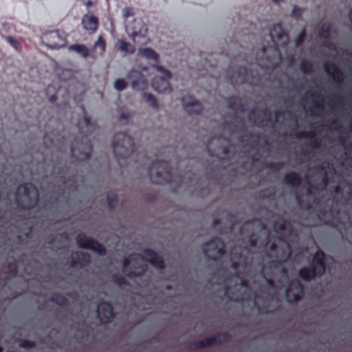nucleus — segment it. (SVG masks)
Returning <instances> with one entry per match:
<instances>
[{
  "label": "nucleus",
  "mask_w": 352,
  "mask_h": 352,
  "mask_svg": "<svg viewBox=\"0 0 352 352\" xmlns=\"http://www.w3.org/2000/svg\"><path fill=\"white\" fill-rule=\"evenodd\" d=\"M83 111L82 120H79L77 124L79 133L81 135L80 139L76 138L71 143V155L78 161H84L90 158L93 150L92 144L89 136L94 125L91 118L87 115L83 106L81 107Z\"/></svg>",
  "instance_id": "obj_1"
},
{
  "label": "nucleus",
  "mask_w": 352,
  "mask_h": 352,
  "mask_svg": "<svg viewBox=\"0 0 352 352\" xmlns=\"http://www.w3.org/2000/svg\"><path fill=\"white\" fill-rule=\"evenodd\" d=\"M143 253L146 256L140 254H131L128 257H125L122 261L123 272L129 278H133L143 275L146 268L142 265L134 263L133 270H128L131 261H135L138 259L146 261L155 268L164 270L165 268V262L162 256L151 249H144Z\"/></svg>",
  "instance_id": "obj_2"
},
{
  "label": "nucleus",
  "mask_w": 352,
  "mask_h": 352,
  "mask_svg": "<svg viewBox=\"0 0 352 352\" xmlns=\"http://www.w3.org/2000/svg\"><path fill=\"white\" fill-rule=\"evenodd\" d=\"M325 262V253L322 250H318L313 256L311 265L302 267L298 270V277L305 282H310L316 278H320L326 272Z\"/></svg>",
  "instance_id": "obj_3"
},
{
  "label": "nucleus",
  "mask_w": 352,
  "mask_h": 352,
  "mask_svg": "<svg viewBox=\"0 0 352 352\" xmlns=\"http://www.w3.org/2000/svg\"><path fill=\"white\" fill-rule=\"evenodd\" d=\"M112 148L118 161L127 160L135 151L134 140L126 133L118 132L113 135Z\"/></svg>",
  "instance_id": "obj_4"
},
{
  "label": "nucleus",
  "mask_w": 352,
  "mask_h": 352,
  "mask_svg": "<svg viewBox=\"0 0 352 352\" xmlns=\"http://www.w3.org/2000/svg\"><path fill=\"white\" fill-rule=\"evenodd\" d=\"M18 206L23 210L33 209L38 201V190L32 183L20 184L15 192Z\"/></svg>",
  "instance_id": "obj_5"
},
{
  "label": "nucleus",
  "mask_w": 352,
  "mask_h": 352,
  "mask_svg": "<svg viewBox=\"0 0 352 352\" xmlns=\"http://www.w3.org/2000/svg\"><path fill=\"white\" fill-rule=\"evenodd\" d=\"M148 175L153 184L164 185L173 182L172 168L167 161H153L148 168Z\"/></svg>",
  "instance_id": "obj_6"
},
{
  "label": "nucleus",
  "mask_w": 352,
  "mask_h": 352,
  "mask_svg": "<svg viewBox=\"0 0 352 352\" xmlns=\"http://www.w3.org/2000/svg\"><path fill=\"white\" fill-rule=\"evenodd\" d=\"M250 250L248 248H233L231 250L230 254L231 267L237 271L234 275L235 277L240 278V270L246 271L250 267Z\"/></svg>",
  "instance_id": "obj_7"
},
{
  "label": "nucleus",
  "mask_w": 352,
  "mask_h": 352,
  "mask_svg": "<svg viewBox=\"0 0 352 352\" xmlns=\"http://www.w3.org/2000/svg\"><path fill=\"white\" fill-rule=\"evenodd\" d=\"M127 32L135 44L144 45L148 43V28L142 19H135L127 27Z\"/></svg>",
  "instance_id": "obj_8"
},
{
  "label": "nucleus",
  "mask_w": 352,
  "mask_h": 352,
  "mask_svg": "<svg viewBox=\"0 0 352 352\" xmlns=\"http://www.w3.org/2000/svg\"><path fill=\"white\" fill-rule=\"evenodd\" d=\"M260 53L261 56L257 55L256 62L258 65L266 69H274L280 61V52L276 47H263Z\"/></svg>",
  "instance_id": "obj_9"
},
{
  "label": "nucleus",
  "mask_w": 352,
  "mask_h": 352,
  "mask_svg": "<svg viewBox=\"0 0 352 352\" xmlns=\"http://www.w3.org/2000/svg\"><path fill=\"white\" fill-rule=\"evenodd\" d=\"M205 256L210 260L218 261L226 253V244L219 237H213L202 245Z\"/></svg>",
  "instance_id": "obj_10"
},
{
  "label": "nucleus",
  "mask_w": 352,
  "mask_h": 352,
  "mask_svg": "<svg viewBox=\"0 0 352 352\" xmlns=\"http://www.w3.org/2000/svg\"><path fill=\"white\" fill-rule=\"evenodd\" d=\"M76 241L80 248L91 250L100 256L107 254V249L102 244L84 233L78 234L76 237Z\"/></svg>",
  "instance_id": "obj_11"
},
{
  "label": "nucleus",
  "mask_w": 352,
  "mask_h": 352,
  "mask_svg": "<svg viewBox=\"0 0 352 352\" xmlns=\"http://www.w3.org/2000/svg\"><path fill=\"white\" fill-rule=\"evenodd\" d=\"M230 335L226 332L217 333L214 336H210L203 340L193 343V346L195 349H202L206 347L227 343L230 342Z\"/></svg>",
  "instance_id": "obj_12"
},
{
  "label": "nucleus",
  "mask_w": 352,
  "mask_h": 352,
  "mask_svg": "<svg viewBox=\"0 0 352 352\" xmlns=\"http://www.w3.org/2000/svg\"><path fill=\"white\" fill-rule=\"evenodd\" d=\"M41 43L48 48L59 49L66 45V39L59 30H53L42 35Z\"/></svg>",
  "instance_id": "obj_13"
},
{
  "label": "nucleus",
  "mask_w": 352,
  "mask_h": 352,
  "mask_svg": "<svg viewBox=\"0 0 352 352\" xmlns=\"http://www.w3.org/2000/svg\"><path fill=\"white\" fill-rule=\"evenodd\" d=\"M304 286L298 279L292 280L285 289V297L289 303L299 302L304 296Z\"/></svg>",
  "instance_id": "obj_14"
},
{
  "label": "nucleus",
  "mask_w": 352,
  "mask_h": 352,
  "mask_svg": "<svg viewBox=\"0 0 352 352\" xmlns=\"http://www.w3.org/2000/svg\"><path fill=\"white\" fill-rule=\"evenodd\" d=\"M232 74L229 76L230 82L233 85H243L245 83L252 84V76L248 69L243 66H237L235 68L230 67L228 74L230 72Z\"/></svg>",
  "instance_id": "obj_15"
},
{
  "label": "nucleus",
  "mask_w": 352,
  "mask_h": 352,
  "mask_svg": "<svg viewBox=\"0 0 352 352\" xmlns=\"http://www.w3.org/2000/svg\"><path fill=\"white\" fill-rule=\"evenodd\" d=\"M248 119L252 124L258 127H264L272 121V114L267 108L263 109L257 113L255 109L250 111Z\"/></svg>",
  "instance_id": "obj_16"
},
{
  "label": "nucleus",
  "mask_w": 352,
  "mask_h": 352,
  "mask_svg": "<svg viewBox=\"0 0 352 352\" xmlns=\"http://www.w3.org/2000/svg\"><path fill=\"white\" fill-rule=\"evenodd\" d=\"M127 78L131 80V88L135 91H144L148 87L146 78L139 71L131 70L127 74Z\"/></svg>",
  "instance_id": "obj_17"
},
{
  "label": "nucleus",
  "mask_w": 352,
  "mask_h": 352,
  "mask_svg": "<svg viewBox=\"0 0 352 352\" xmlns=\"http://www.w3.org/2000/svg\"><path fill=\"white\" fill-rule=\"evenodd\" d=\"M97 316L102 324H108L112 321L114 318L113 309L109 302L102 301L98 305Z\"/></svg>",
  "instance_id": "obj_18"
},
{
  "label": "nucleus",
  "mask_w": 352,
  "mask_h": 352,
  "mask_svg": "<svg viewBox=\"0 0 352 352\" xmlns=\"http://www.w3.org/2000/svg\"><path fill=\"white\" fill-rule=\"evenodd\" d=\"M181 101L185 111L189 115H199L203 110L201 103L192 96H184L181 98Z\"/></svg>",
  "instance_id": "obj_19"
},
{
  "label": "nucleus",
  "mask_w": 352,
  "mask_h": 352,
  "mask_svg": "<svg viewBox=\"0 0 352 352\" xmlns=\"http://www.w3.org/2000/svg\"><path fill=\"white\" fill-rule=\"evenodd\" d=\"M70 266L72 267H78L83 268L91 263V256L89 254L84 252H76L72 254L70 257Z\"/></svg>",
  "instance_id": "obj_20"
},
{
  "label": "nucleus",
  "mask_w": 352,
  "mask_h": 352,
  "mask_svg": "<svg viewBox=\"0 0 352 352\" xmlns=\"http://www.w3.org/2000/svg\"><path fill=\"white\" fill-rule=\"evenodd\" d=\"M270 36L274 43L286 45L288 41V34L285 32L280 23L274 24L270 30Z\"/></svg>",
  "instance_id": "obj_21"
},
{
  "label": "nucleus",
  "mask_w": 352,
  "mask_h": 352,
  "mask_svg": "<svg viewBox=\"0 0 352 352\" xmlns=\"http://www.w3.org/2000/svg\"><path fill=\"white\" fill-rule=\"evenodd\" d=\"M324 69L327 74L331 76L333 80L338 85L342 84L344 79V75L336 64L330 62H326L324 64Z\"/></svg>",
  "instance_id": "obj_22"
},
{
  "label": "nucleus",
  "mask_w": 352,
  "mask_h": 352,
  "mask_svg": "<svg viewBox=\"0 0 352 352\" xmlns=\"http://www.w3.org/2000/svg\"><path fill=\"white\" fill-rule=\"evenodd\" d=\"M170 79L167 77L155 76L151 82L153 89L159 93L170 92Z\"/></svg>",
  "instance_id": "obj_23"
},
{
  "label": "nucleus",
  "mask_w": 352,
  "mask_h": 352,
  "mask_svg": "<svg viewBox=\"0 0 352 352\" xmlns=\"http://www.w3.org/2000/svg\"><path fill=\"white\" fill-rule=\"evenodd\" d=\"M83 28L89 34H94L98 28L99 20L98 17L91 14H85L82 18Z\"/></svg>",
  "instance_id": "obj_24"
},
{
  "label": "nucleus",
  "mask_w": 352,
  "mask_h": 352,
  "mask_svg": "<svg viewBox=\"0 0 352 352\" xmlns=\"http://www.w3.org/2000/svg\"><path fill=\"white\" fill-rule=\"evenodd\" d=\"M270 250L277 254V257L280 260V263L287 261L291 256L292 250L289 245L286 243L284 248H278L275 243H272L270 246Z\"/></svg>",
  "instance_id": "obj_25"
},
{
  "label": "nucleus",
  "mask_w": 352,
  "mask_h": 352,
  "mask_svg": "<svg viewBox=\"0 0 352 352\" xmlns=\"http://www.w3.org/2000/svg\"><path fill=\"white\" fill-rule=\"evenodd\" d=\"M316 133L314 131H299L295 134L296 138L298 139L302 138H309L311 140L309 146L314 149H317L320 148L321 142L318 139L316 138Z\"/></svg>",
  "instance_id": "obj_26"
},
{
  "label": "nucleus",
  "mask_w": 352,
  "mask_h": 352,
  "mask_svg": "<svg viewBox=\"0 0 352 352\" xmlns=\"http://www.w3.org/2000/svg\"><path fill=\"white\" fill-rule=\"evenodd\" d=\"M310 96L313 98H318L320 100H322V102H317L316 101L314 104L313 108H309L308 111L311 113L313 116L318 115V112H322L324 111V104L323 102V98L322 97L321 94L318 92H311V93H307L305 96ZM303 100L305 99V97L302 98Z\"/></svg>",
  "instance_id": "obj_27"
},
{
  "label": "nucleus",
  "mask_w": 352,
  "mask_h": 352,
  "mask_svg": "<svg viewBox=\"0 0 352 352\" xmlns=\"http://www.w3.org/2000/svg\"><path fill=\"white\" fill-rule=\"evenodd\" d=\"M274 228L276 232L283 234L286 232L287 236H291L294 232L292 223L284 219L276 221L274 223Z\"/></svg>",
  "instance_id": "obj_28"
},
{
  "label": "nucleus",
  "mask_w": 352,
  "mask_h": 352,
  "mask_svg": "<svg viewBox=\"0 0 352 352\" xmlns=\"http://www.w3.org/2000/svg\"><path fill=\"white\" fill-rule=\"evenodd\" d=\"M284 183L289 186L298 187L302 183V179L299 174L292 172L287 173L283 177Z\"/></svg>",
  "instance_id": "obj_29"
},
{
  "label": "nucleus",
  "mask_w": 352,
  "mask_h": 352,
  "mask_svg": "<svg viewBox=\"0 0 352 352\" xmlns=\"http://www.w3.org/2000/svg\"><path fill=\"white\" fill-rule=\"evenodd\" d=\"M107 43L102 35H99L97 41L94 43L92 52L99 56H103L106 51Z\"/></svg>",
  "instance_id": "obj_30"
},
{
  "label": "nucleus",
  "mask_w": 352,
  "mask_h": 352,
  "mask_svg": "<svg viewBox=\"0 0 352 352\" xmlns=\"http://www.w3.org/2000/svg\"><path fill=\"white\" fill-rule=\"evenodd\" d=\"M226 219L228 226L222 227L219 230V233L221 234L231 233L236 223V217L230 212L227 213Z\"/></svg>",
  "instance_id": "obj_31"
},
{
  "label": "nucleus",
  "mask_w": 352,
  "mask_h": 352,
  "mask_svg": "<svg viewBox=\"0 0 352 352\" xmlns=\"http://www.w3.org/2000/svg\"><path fill=\"white\" fill-rule=\"evenodd\" d=\"M69 51L75 52L83 58L89 56V49L83 44H72L68 47Z\"/></svg>",
  "instance_id": "obj_32"
},
{
  "label": "nucleus",
  "mask_w": 352,
  "mask_h": 352,
  "mask_svg": "<svg viewBox=\"0 0 352 352\" xmlns=\"http://www.w3.org/2000/svg\"><path fill=\"white\" fill-rule=\"evenodd\" d=\"M228 107L230 109L243 112L244 111L241 100L236 96H231L226 100Z\"/></svg>",
  "instance_id": "obj_33"
},
{
  "label": "nucleus",
  "mask_w": 352,
  "mask_h": 352,
  "mask_svg": "<svg viewBox=\"0 0 352 352\" xmlns=\"http://www.w3.org/2000/svg\"><path fill=\"white\" fill-rule=\"evenodd\" d=\"M118 48L120 52L130 54H133L135 50V47L133 45L124 40H119L118 41Z\"/></svg>",
  "instance_id": "obj_34"
},
{
  "label": "nucleus",
  "mask_w": 352,
  "mask_h": 352,
  "mask_svg": "<svg viewBox=\"0 0 352 352\" xmlns=\"http://www.w3.org/2000/svg\"><path fill=\"white\" fill-rule=\"evenodd\" d=\"M140 53L147 59L153 60L155 62H158L159 60V55L151 48L141 49L140 50Z\"/></svg>",
  "instance_id": "obj_35"
},
{
  "label": "nucleus",
  "mask_w": 352,
  "mask_h": 352,
  "mask_svg": "<svg viewBox=\"0 0 352 352\" xmlns=\"http://www.w3.org/2000/svg\"><path fill=\"white\" fill-rule=\"evenodd\" d=\"M332 30L331 24L329 23H324L319 30L318 36L320 38L328 40L330 38Z\"/></svg>",
  "instance_id": "obj_36"
},
{
  "label": "nucleus",
  "mask_w": 352,
  "mask_h": 352,
  "mask_svg": "<svg viewBox=\"0 0 352 352\" xmlns=\"http://www.w3.org/2000/svg\"><path fill=\"white\" fill-rule=\"evenodd\" d=\"M50 301L59 306H66L68 304L67 298L60 294H53L50 297Z\"/></svg>",
  "instance_id": "obj_37"
},
{
  "label": "nucleus",
  "mask_w": 352,
  "mask_h": 352,
  "mask_svg": "<svg viewBox=\"0 0 352 352\" xmlns=\"http://www.w3.org/2000/svg\"><path fill=\"white\" fill-rule=\"evenodd\" d=\"M142 98L146 101V102L148 103L149 107L155 109H158L157 101L155 97L152 94L144 92L142 94Z\"/></svg>",
  "instance_id": "obj_38"
},
{
  "label": "nucleus",
  "mask_w": 352,
  "mask_h": 352,
  "mask_svg": "<svg viewBox=\"0 0 352 352\" xmlns=\"http://www.w3.org/2000/svg\"><path fill=\"white\" fill-rule=\"evenodd\" d=\"M107 206L110 209L116 208L118 204V197L114 192H109L107 195Z\"/></svg>",
  "instance_id": "obj_39"
},
{
  "label": "nucleus",
  "mask_w": 352,
  "mask_h": 352,
  "mask_svg": "<svg viewBox=\"0 0 352 352\" xmlns=\"http://www.w3.org/2000/svg\"><path fill=\"white\" fill-rule=\"evenodd\" d=\"M4 38L16 51L21 52L22 50L21 43L16 38L10 36H4Z\"/></svg>",
  "instance_id": "obj_40"
},
{
  "label": "nucleus",
  "mask_w": 352,
  "mask_h": 352,
  "mask_svg": "<svg viewBox=\"0 0 352 352\" xmlns=\"http://www.w3.org/2000/svg\"><path fill=\"white\" fill-rule=\"evenodd\" d=\"M300 70L304 74H311L313 72V65L312 63L306 60H302L300 65Z\"/></svg>",
  "instance_id": "obj_41"
},
{
  "label": "nucleus",
  "mask_w": 352,
  "mask_h": 352,
  "mask_svg": "<svg viewBox=\"0 0 352 352\" xmlns=\"http://www.w3.org/2000/svg\"><path fill=\"white\" fill-rule=\"evenodd\" d=\"M112 280L119 287L129 285V282L125 279V278L117 274L112 276Z\"/></svg>",
  "instance_id": "obj_42"
},
{
  "label": "nucleus",
  "mask_w": 352,
  "mask_h": 352,
  "mask_svg": "<svg viewBox=\"0 0 352 352\" xmlns=\"http://www.w3.org/2000/svg\"><path fill=\"white\" fill-rule=\"evenodd\" d=\"M207 151L210 155L211 156H217L218 154H222L224 155H227L229 153L228 148L226 146H220L218 148V151H217V153L212 152V151L210 149L209 146H207Z\"/></svg>",
  "instance_id": "obj_43"
},
{
  "label": "nucleus",
  "mask_w": 352,
  "mask_h": 352,
  "mask_svg": "<svg viewBox=\"0 0 352 352\" xmlns=\"http://www.w3.org/2000/svg\"><path fill=\"white\" fill-rule=\"evenodd\" d=\"M35 342L31 340H28L26 339H21L19 342V346L21 348L25 349H30L35 347Z\"/></svg>",
  "instance_id": "obj_44"
},
{
  "label": "nucleus",
  "mask_w": 352,
  "mask_h": 352,
  "mask_svg": "<svg viewBox=\"0 0 352 352\" xmlns=\"http://www.w3.org/2000/svg\"><path fill=\"white\" fill-rule=\"evenodd\" d=\"M113 86L117 91H121L126 88L127 83L124 79L118 78L115 80Z\"/></svg>",
  "instance_id": "obj_45"
},
{
  "label": "nucleus",
  "mask_w": 352,
  "mask_h": 352,
  "mask_svg": "<svg viewBox=\"0 0 352 352\" xmlns=\"http://www.w3.org/2000/svg\"><path fill=\"white\" fill-rule=\"evenodd\" d=\"M274 195V191L270 188H265L258 192L259 197L262 199H270Z\"/></svg>",
  "instance_id": "obj_46"
},
{
  "label": "nucleus",
  "mask_w": 352,
  "mask_h": 352,
  "mask_svg": "<svg viewBox=\"0 0 352 352\" xmlns=\"http://www.w3.org/2000/svg\"><path fill=\"white\" fill-rule=\"evenodd\" d=\"M17 265L15 262L8 263L6 266V272L12 276H15L17 274Z\"/></svg>",
  "instance_id": "obj_47"
},
{
  "label": "nucleus",
  "mask_w": 352,
  "mask_h": 352,
  "mask_svg": "<svg viewBox=\"0 0 352 352\" xmlns=\"http://www.w3.org/2000/svg\"><path fill=\"white\" fill-rule=\"evenodd\" d=\"M306 38V31L305 29H303L297 36V37L295 39V45L296 47H298L301 46Z\"/></svg>",
  "instance_id": "obj_48"
},
{
  "label": "nucleus",
  "mask_w": 352,
  "mask_h": 352,
  "mask_svg": "<svg viewBox=\"0 0 352 352\" xmlns=\"http://www.w3.org/2000/svg\"><path fill=\"white\" fill-rule=\"evenodd\" d=\"M153 67L156 69L159 72L164 74L163 77H167L168 78H171L172 75L171 73L163 66L159 65H153Z\"/></svg>",
  "instance_id": "obj_49"
},
{
  "label": "nucleus",
  "mask_w": 352,
  "mask_h": 352,
  "mask_svg": "<svg viewBox=\"0 0 352 352\" xmlns=\"http://www.w3.org/2000/svg\"><path fill=\"white\" fill-rule=\"evenodd\" d=\"M267 166L270 169H271L275 172H278L283 168L284 163H283V162H271V163H269Z\"/></svg>",
  "instance_id": "obj_50"
},
{
  "label": "nucleus",
  "mask_w": 352,
  "mask_h": 352,
  "mask_svg": "<svg viewBox=\"0 0 352 352\" xmlns=\"http://www.w3.org/2000/svg\"><path fill=\"white\" fill-rule=\"evenodd\" d=\"M302 14V10L298 7L297 6H294L291 13L292 17L296 19H299L301 17Z\"/></svg>",
  "instance_id": "obj_51"
},
{
  "label": "nucleus",
  "mask_w": 352,
  "mask_h": 352,
  "mask_svg": "<svg viewBox=\"0 0 352 352\" xmlns=\"http://www.w3.org/2000/svg\"><path fill=\"white\" fill-rule=\"evenodd\" d=\"M248 242L251 247L255 248L257 245V236L255 233L252 232L248 237Z\"/></svg>",
  "instance_id": "obj_52"
},
{
  "label": "nucleus",
  "mask_w": 352,
  "mask_h": 352,
  "mask_svg": "<svg viewBox=\"0 0 352 352\" xmlns=\"http://www.w3.org/2000/svg\"><path fill=\"white\" fill-rule=\"evenodd\" d=\"M122 14L124 18H128L134 15V11L131 8H125L122 11Z\"/></svg>",
  "instance_id": "obj_53"
},
{
  "label": "nucleus",
  "mask_w": 352,
  "mask_h": 352,
  "mask_svg": "<svg viewBox=\"0 0 352 352\" xmlns=\"http://www.w3.org/2000/svg\"><path fill=\"white\" fill-rule=\"evenodd\" d=\"M231 300H234L236 302H240L244 299L242 294H234L232 296L230 297Z\"/></svg>",
  "instance_id": "obj_54"
},
{
  "label": "nucleus",
  "mask_w": 352,
  "mask_h": 352,
  "mask_svg": "<svg viewBox=\"0 0 352 352\" xmlns=\"http://www.w3.org/2000/svg\"><path fill=\"white\" fill-rule=\"evenodd\" d=\"M324 45L331 50H336V45L334 43H331L328 41L324 42Z\"/></svg>",
  "instance_id": "obj_55"
},
{
  "label": "nucleus",
  "mask_w": 352,
  "mask_h": 352,
  "mask_svg": "<svg viewBox=\"0 0 352 352\" xmlns=\"http://www.w3.org/2000/svg\"><path fill=\"white\" fill-rule=\"evenodd\" d=\"M82 1L87 8H90L96 3L97 0H82Z\"/></svg>",
  "instance_id": "obj_56"
},
{
  "label": "nucleus",
  "mask_w": 352,
  "mask_h": 352,
  "mask_svg": "<svg viewBox=\"0 0 352 352\" xmlns=\"http://www.w3.org/2000/svg\"><path fill=\"white\" fill-rule=\"evenodd\" d=\"M254 223V221L253 220H249L248 221H246L245 223H243V225L242 226V227L240 229V233L241 234H244V230L245 228V227L248 225H252Z\"/></svg>",
  "instance_id": "obj_57"
},
{
  "label": "nucleus",
  "mask_w": 352,
  "mask_h": 352,
  "mask_svg": "<svg viewBox=\"0 0 352 352\" xmlns=\"http://www.w3.org/2000/svg\"><path fill=\"white\" fill-rule=\"evenodd\" d=\"M267 285L271 288H276L275 281L272 278H265Z\"/></svg>",
  "instance_id": "obj_58"
},
{
  "label": "nucleus",
  "mask_w": 352,
  "mask_h": 352,
  "mask_svg": "<svg viewBox=\"0 0 352 352\" xmlns=\"http://www.w3.org/2000/svg\"><path fill=\"white\" fill-rule=\"evenodd\" d=\"M240 286L245 287V288H249L250 287L249 281L245 278H241Z\"/></svg>",
  "instance_id": "obj_59"
},
{
  "label": "nucleus",
  "mask_w": 352,
  "mask_h": 352,
  "mask_svg": "<svg viewBox=\"0 0 352 352\" xmlns=\"http://www.w3.org/2000/svg\"><path fill=\"white\" fill-rule=\"evenodd\" d=\"M322 183H323L324 186H327L329 184V178L328 175H327V173L326 172L324 173V177H323V178L322 179Z\"/></svg>",
  "instance_id": "obj_60"
},
{
  "label": "nucleus",
  "mask_w": 352,
  "mask_h": 352,
  "mask_svg": "<svg viewBox=\"0 0 352 352\" xmlns=\"http://www.w3.org/2000/svg\"><path fill=\"white\" fill-rule=\"evenodd\" d=\"M221 224V220L219 219H215L213 220L212 223V227L213 228H216L218 226Z\"/></svg>",
  "instance_id": "obj_61"
},
{
  "label": "nucleus",
  "mask_w": 352,
  "mask_h": 352,
  "mask_svg": "<svg viewBox=\"0 0 352 352\" xmlns=\"http://www.w3.org/2000/svg\"><path fill=\"white\" fill-rule=\"evenodd\" d=\"M346 186L348 188V191H347L348 196L349 197L352 196V185L350 183L347 182Z\"/></svg>",
  "instance_id": "obj_62"
},
{
  "label": "nucleus",
  "mask_w": 352,
  "mask_h": 352,
  "mask_svg": "<svg viewBox=\"0 0 352 352\" xmlns=\"http://www.w3.org/2000/svg\"><path fill=\"white\" fill-rule=\"evenodd\" d=\"M334 192L337 194H340L342 192V188L340 185H337L334 187Z\"/></svg>",
  "instance_id": "obj_63"
},
{
  "label": "nucleus",
  "mask_w": 352,
  "mask_h": 352,
  "mask_svg": "<svg viewBox=\"0 0 352 352\" xmlns=\"http://www.w3.org/2000/svg\"><path fill=\"white\" fill-rule=\"evenodd\" d=\"M57 99L56 94H53L49 97V101L51 103H54Z\"/></svg>",
  "instance_id": "obj_64"
}]
</instances>
